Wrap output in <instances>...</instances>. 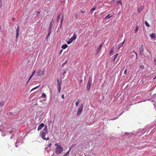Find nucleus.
<instances>
[{"label":"nucleus","instance_id":"1","mask_svg":"<svg viewBox=\"0 0 156 156\" xmlns=\"http://www.w3.org/2000/svg\"><path fill=\"white\" fill-rule=\"evenodd\" d=\"M47 134L48 128L47 126H46L42 131H41L40 135L43 140H49V138L48 135H47Z\"/></svg>","mask_w":156,"mask_h":156},{"label":"nucleus","instance_id":"2","mask_svg":"<svg viewBox=\"0 0 156 156\" xmlns=\"http://www.w3.org/2000/svg\"><path fill=\"white\" fill-rule=\"evenodd\" d=\"M62 147L61 145H59L56 147L55 149V153L57 154H59L62 152Z\"/></svg>","mask_w":156,"mask_h":156},{"label":"nucleus","instance_id":"3","mask_svg":"<svg viewBox=\"0 0 156 156\" xmlns=\"http://www.w3.org/2000/svg\"><path fill=\"white\" fill-rule=\"evenodd\" d=\"M37 75L39 77H41L44 74V70H42L40 69L37 72Z\"/></svg>","mask_w":156,"mask_h":156},{"label":"nucleus","instance_id":"4","mask_svg":"<svg viewBox=\"0 0 156 156\" xmlns=\"http://www.w3.org/2000/svg\"><path fill=\"white\" fill-rule=\"evenodd\" d=\"M92 83V79L91 78H90L88 82V83L87 85V88L88 90H90Z\"/></svg>","mask_w":156,"mask_h":156},{"label":"nucleus","instance_id":"5","mask_svg":"<svg viewBox=\"0 0 156 156\" xmlns=\"http://www.w3.org/2000/svg\"><path fill=\"white\" fill-rule=\"evenodd\" d=\"M83 108V105H81V106L79 108L77 114V116H79L80 115L81 113L82 112Z\"/></svg>","mask_w":156,"mask_h":156},{"label":"nucleus","instance_id":"6","mask_svg":"<svg viewBox=\"0 0 156 156\" xmlns=\"http://www.w3.org/2000/svg\"><path fill=\"white\" fill-rule=\"evenodd\" d=\"M103 45V44H101L98 47L97 51V54H98L101 51V48H102Z\"/></svg>","mask_w":156,"mask_h":156},{"label":"nucleus","instance_id":"7","mask_svg":"<svg viewBox=\"0 0 156 156\" xmlns=\"http://www.w3.org/2000/svg\"><path fill=\"white\" fill-rule=\"evenodd\" d=\"M144 5H141L139 8L137 9V11L138 13H140L144 9Z\"/></svg>","mask_w":156,"mask_h":156},{"label":"nucleus","instance_id":"8","mask_svg":"<svg viewBox=\"0 0 156 156\" xmlns=\"http://www.w3.org/2000/svg\"><path fill=\"white\" fill-rule=\"evenodd\" d=\"M76 35L75 33H74L73 34V36L70 39L72 41H73V40H75L76 39Z\"/></svg>","mask_w":156,"mask_h":156},{"label":"nucleus","instance_id":"9","mask_svg":"<svg viewBox=\"0 0 156 156\" xmlns=\"http://www.w3.org/2000/svg\"><path fill=\"white\" fill-rule=\"evenodd\" d=\"M44 126V125L43 123H42L38 127L37 130H39L41 129Z\"/></svg>","mask_w":156,"mask_h":156},{"label":"nucleus","instance_id":"10","mask_svg":"<svg viewBox=\"0 0 156 156\" xmlns=\"http://www.w3.org/2000/svg\"><path fill=\"white\" fill-rule=\"evenodd\" d=\"M19 26H18L17 27V29L16 30V38H17L19 36Z\"/></svg>","mask_w":156,"mask_h":156},{"label":"nucleus","instance_id":"11","mask_svg":"<svg viewBox=\"0 0 156 156\" xmlns=\"http://www.w3.org/2000/svg\"><path fill=\"white\" fill-rule=\"evenodd\" d=\"M97 7L96 6L94 5V7H93L90 11V12L91 13H92L93 11L96 9V8Z\"/></svg>","mask_w":156,"mask_h":156},{"label":"nucleus","instance_id":"12","mask_svg":"<svg viewBox=\"0 0 156 156\" xmlns=\"http://www.w3.org/2000/svg\"><path fill=\"white\" fill-rule=\"evenodd\" d=\"M112 16V15H111V14H109L107 15L105 18L106 19H108L110 18Z\"/></svg>","mask_w":156,"mask_h":156},{"label":"nucleus","instance_id":"13","mask_svg":"<svg viewBox=\"0 0 156 156\" xmlns=\"http://www.w3.org/2000/svg\"><path fill=\"white\" fill-rule=\"evenodd\" d=\"M5 104V102L4 101H2L0 102V107L3 106Z\"/></svg>","mask_w":156,"mask_h":156},{"label":"nucleus","instance_id":"14","mask_svg":"<svg viewBox=\"0 0 156 156\" xmlns=\"http://www.w3.org/2000/svg\"><path fill=\"white\" fill-rule=\"evenodd\" d=\"M60 15H61L60 13H59L58 14L57 18V22L58 21L59 19L60 18Z\"/></svg>","mask_w":156,"mask_h":156},{"label":"nucleus","instance_id":"15","mask_svg":"<svg viewBox=\"0 0 156 156\" xmlns=\"http://www.w3.org/2000/svg\"><path fill=\"white\" fill-rule=\"evenodd\" d=\"M67 47H68L67 45L66 44L63 45L62 46V48H63V49H65L66 48H67Z\"/></svg>","mask_w":156,"mask_h":156},{"label":"nucleus","instance_id":"16","mask_svg":"<svg viewBox=\"0 0 156 156\" xmlns=\"http://www.w3.org/2000/svg\"><path fill=\"white\" fill-rule=\"evenodd\" d=\"M151 37L153 39H154L156 37V35L154 33H152L151 34Z\"/></svg>","mask_w":156,"mask_h":156},{"label":"nucleus","instance_id":"17","mask_svg":"<svg viewBox=\"0 0 156 156\" xmlns=\"http://www.w3.org/2000/svg\"><path fill=\"white\" fill-rule=\"evenodd\" d=\"M118 55H119L118 53H117L114 56L113 59V61L114 62H115V60L117 58V56Z\"/></svg>","mask_w":156,"mask_h":156},{"label":"nucleus","instance_id":"18","mask_svg":"<svg viewBox=\"0 0 156 156\" xmlns=\"http://www.w3.org/2000/svg\"><path fill=\"white\" fill-rule=\"evenodd\" d=\"M35 70L33 71L32 72V74L30 75V77H29V80H30L31 79V78L33 76L34 74V73H35Z\"/></svg>","mask_w":156,"mask_h":156},{"label":"nucleus","instance_id":"19","mask_svg":"<svg viewBox=\"0 0 156 156\" xmlns=\"http://www.w3.org/2000/svg\"><path fill=\"white\" fill-rule=\"evenodd\" d=\"M139 30V27L138 26H136V27L134 30V33L136 34Z\"/></svg>","mask_w":156,"mask_h":156},{"label":"nucleus","instance_id":"20","mask_svg":"<svg viewBox=\"0 0 156 156\" xmlns=\"http://www.w3.org/2000/svg\"><path fill=\"white\" fill-rule=\"evenodd\" d=\"M144 48H140L139 50L140 54V55L142 54L144 51Z\"/></svg>","mask_w":156,"mask_h":156},{"label":"nucleus","instance_id":"21","mask_svg":"<svg viewBox=\"0 0 156 156\" xmlns=\"http://www.w3.org/2000/svg\"><path fill=\"white\" fill-rule=\"evenodd\" d=\"M80 102V101L79 100H78L75 103V105L76 106H78V105L79 104V103Z\"/></svg>","mask_w":156,"mask_h":156},{"label":"nucleus","instance_id":"22","mask_svg":"<svg viewBox=\"0 0 156 156\" xmlns=\"http://www.w3.org/2000/svg\"><path fill=\"white\" fill-rule=\"evenodd\" d=\"M41 97L43 98H46V96L45 94L43 93L41 96Z\"/></svg>","mask_w":156,"mask_h":156},{"label":"nucleus","instance_id":"23","mask_svg":"<svg viewBox=\"0 0 156 156\" xmlns=\"http://www.w3.org/2000/svg\"><path fill=\"white\" fill-rule=\"evenodd\" d=\"M145 24L146 26L147 27H150V25L148 23V22L147 21H145Z\"/></svg>","mask_w":156,"mask_h":156},{"label":"nucleus","instance_id":"24","mask_svg":"<svg viewBox=\"0 0 156 156\" xmlns=\"http://www.w3.org/2000/svg\"><path fill=\"white\" fill-rule=\"evenodd\" d=\"M113 48H111L110 52V54H112L114 52Z\"/></svg>","mask_w":156,"mask_h":156},{"label":"nucleus","instance_id":"25","mask_svg":"<svg viewBox=\"0 0 156 156\" xmlns=\"http://www.w3.org/2000/svg\"><path fill=\"white\" fill-rule=\"evenodd\" d=\"M63 18H64L63 16H62L61 17V23H60L61 26L62 25V22L63 21Z\"/></svg>","mask_w":156,"mask_h":156},{"label":"nucleus","instance_id":"26","mask_svg":"<svg viewBox=\"0 0 156 156\" xmlns=\"http://www.w3.org/2000/svg\"><path fill=\"white\" fill-rule=\"evenodd\" d=\"M72 42L73 41H72V40L70 39V40L67 42V43L68 44H69L72 43Z\"/></svg>","mask_w":156,"mask_h":156},{"label":"nucleus","instance_id":"27","mask_svg":"<svg viewBox=\"0 0 156 156\" xmlns=\"http://www.w3.org/2000/svg\"><path fill=\"white\" fill-rule=\"evenodd\" d=\"M39 86H40V85H39V86H37V87H34V88H32V89L31 90V91H32V90H35V89H37V88H38V87H39Z\"/></svg>","mask_w":156,"mask_h":156},{"label":"nucleus","instance_id":"28","mask_svg":"<svg viewBox=\"0 0 156 156\" xmlns=\"http://www.w3.org/2000/svg\"><path fill=\"white\" fill-rule=\"evenodd\" d=\"M2 6V0H0V8H1Z\"/></svg>","mask_w":156,"mask_h":156},{"label":"nucleus","instance_id":"29","mask_svg":"<svg viewBox=\"0 0 156 156\" xmlns=\"http://www.w3.org/2000/svg\"><path fill=\"white\" fill-rule=\"evenodd\" d=\"M140 68L142 69H144V67L143 65H141L140 66Z\"/></svg>","mask_w":156,"mask_h":156},{"label":"nucleus","instance_id":"30","mask_svg":"<svg viewBox=\"0 0 156 156\" xmlns=\"http://www.w3.org/2000/svg\"><path fill=\"white\" fill-rule=\"evenodd\" d=\"M51 32V31L48 30V34L47 35V37H48L50 35Z\"/></svg>","mask_w":156,"mask_h":156},{"label":"nucleus","instance_id":"31","mask_svg":"<svg viewBox=\"0 0 156 156\" xmlns=\"http://www.w3.org/2000/svg\"><path fill=\"white\" fill-rule=\"evenodd\" d=\"M118 3H119L120 5H121L122 4V2L120 0V1H118V2H117V5L118 4Z\"/></svg>","mask_w":156,"mask_h":156},{"label":"nucleus","instance_id":"32","mask_svg":"<svg viewBox=\"0 0 156 156\" xmlns=\"http://www.w3.org/2000/svg\"><path fill=\"white\" fill-rule=\"evenodd\" d=\"M52 29V26H51V25H50V27H49L48 30L51 31Z\"/></svg>","mask_w":156,"mask_h":156},{"label":"nucleus","instance_id":"33","mask_svg":"<svg viewBox=\"0 0 156 156\" xmlns=\"http://www.w3.org/2000/svg\"><path fill=\"white\" fill-rule=\"evenodd\" d=\"M67 62V61H66L64 63H63L62 65V66H65V64H66Z\"/></svg>","mask_w":156,"mask_h":156},{"label":"nucleus","instance_id":"34","mask_svg":"<svg viewBox=\"0 0 156 156\" xmlns=\"http://www.w3.org/2000/svg\"><path fill=\"white\" fill-rule=\"evenodd\" d=\"M124 42H125V40H124V41L122 42V43H121V46H120L119 47V49L120 48V47H122V46L123 45V44H124Z\"/></svg>","mask_w":156,"mask_h":156},{"label":"nucleus","instance_id":"35","mask_svg":"<svg viewBox=\"0 0 156 156\" xmlns=\"http://www.w3.org/2000/svg\"><path fill=\"white\" fill-rule=\"evenodd\" d=\"M61 84H58V88H61Z\"/></svg>","mask_w":156,"mask_h":156},{"label":"nucleus","instance_id":"36","mask_svg":"<svg viewBox=\"0 0 156 156\" xmlns=\"http://www.w3.org/2000/svg\"><path fill=\"white\" fill-rule=\"evenodd\" d=\"M58 84H61V81H59L58 80H57Z\"/></svg>","mask_w":156,"mask_h":156},{"label":"nucleus","instance_id":"37","mask_svg":"<svg viewBox=\"0 0 156 156\" xmlns=\"http://www.w3.org/2000/svg\"><path fill=\"white\" fill-rule=\"evenodd\" d=\"M69 152L68 151L67 152H66V153H65L63 156H66L69 154Z\"/></svg>","mask_w":156,"mask_h":156},{"label":"nucleus","instance_id":"38","mask_svg":"<svg viewBox=\"0 0 156 156\" xmlns=\"http://www.w3.org/2000/svg\"><path fill=\"white\" fill-rule=\"evenodd\" d=\"M40 12H39V11H37V14H36L37 16H38L40 13Z\"/></svg>","mask_w":156,"mask_h":156},{"label":"nucleus","instance_id":"39","mask_svg":"<svg viewBox=\"0 0 156 156\" xmlns=\"http://www.w3.org/2000/svg\"><path fill=\"white\" fill-rule=\"evenodd\" d=\"M127 69H126L124 71V74H126L127 73Z\"/></svg>","mask_w":156,"mask_h":156},{"label":"nucleus","instance_id":"40","mask_svg":"<svg viewBox=\"0 0 156 156\" xmlns=\"http://www.w3.org/2000/svg\"><path fill=\"white\" fill-rule=\"evenodd\" d=\"M154 65L156 66V59H154Z\"/></svg>","mask_w":156,"mask_h":156},{"label":"nucleus","instance_id":"41","mask_svg":"<svg viewBox=\"0 0 156 156\" xmlns=\"http://www.w3.org/2000/svg\"><path fill=\"white\" fill-rule=\"evenodd\" d=\"M133 52H134V53H135L136 54V58H137V53L136 52H134V51H133Z\"/></svg>","mask_w":156,"mask_h":156},{"label":"nucleus","instance_id":"42","mask_svg":"<svg viewBox=\"0 0 156 156\" xmlns=\"http://www.w3.org/2000/svg\"><path fill=\"white\" fill-rule=\"evenodd\" d=\"M61 88H58V93H59L61 91Z\"/></svg>","mask_w":156,"mask_h":156},{"label":"nucleus","instance_id":"43","mask_svg":"<svg viewBox=\"0 0 156 156\" xmlns=\"http://www.w3.org/2000/svg\"><path fill=\"white\" fill-rule=\"evenodd\" d=\"M61 97L62 98V99H64V94H62L61 96Z\"/></svg>","mask_w":156,"mask_h":156},{"label":"nucleus","instance_id":"44","mask_svg":"<svg viewBox=\"0 0 156 156\" xmlns=\"http://www.w3.org/2000/svg\"><path fill=\"white\" fill-rule=\"evenodd\" d=\"M30 80H29V79H28L27 82V84H28V82H29V81H30Z\"/></svg>","mask_w":156,"mask_h":156},{"label":"nucleus","instance_id":"45","mask_svg":"<svg viewBox=\"0 0 156 156\" xmlns=\"http://www.w3.org/2000/svg\"><path fill=\"white\" fill-rule=\"evenodd\" d=\"M62 51H63L62 50H60V53H59L60 55L61 54V53L62 52Z\"/></svg>","mask_w":156,"mask_h":156},{"label":"nucleus","instance_id":"46","mask_svg":"<svg viewBox=\"0 0 156 156\" xmlns=\"http://www.w3.org/2000/svg\"><path fill=\"white\" fill-rule=\"evenodd\" d=\"M58 144L57 143V144H55V146H57V147H58V146H59V145H58Z\"/></svg>","mask_w":156,"mask_h":156},{"label":"nucleus","instance_id":"47","mask_svg":"<svg viewBox=\"0 0 156 156\" xmlns=\"http://www.w3.org/2000/svg\"><path fill=\"white\" fill-rule=\"evenodd\" d=\"M51 144H50L49 145H48V147H51Z\"/></svg>","mask_w":156,"mask_h":156},{"label":"nucleus","instance_id":"48","mask_svg":"<svg viewBox=\"0 0 156 156\" xmlns=\"http://www.w3.org/2000/svg\"><path fill=\"white\" fill-rule=\"evenodd\" d=\"M141 48H144L143 46V45L142 44L141 45Z\"/></svg>","mask_w":156,"mask_h":156},{"label":"nucleus","instance_id":"49","mask_svg":"<svg viewBox=\"0 0 156 156\" xmlns=\"http://www.w3.org/2000/svg\"><path fill=\"white\" fill-rule=\"evenodd\" d=\"M115 1V0H112L111 1V2L113 3V2Z\"/></svg>","mask_w":156,"mask_h":156},{"label":"nucleus","instance_id":"50","mask_svg":"<svg viewBox=\"0 0 156 156\" xmlns=\"http://www.w3.org/2000/svg\"><path fill=\"white\" fill-rule=\"evenodd\" d=\"M52 21H51L50 23V25H51V26H52Z\"/></svg>","mask_w":156,"mask_h":156},{"label":"nucleus","instance_id":"51","mask_svg":"<svg viewBox=\"0 0 156 156\" xmlns=\"http://www.w3.org/2000/svg\"><path fill=\"white\" fill-rule=\"evenodd\" d=\"M80 12L82 13H83L84 12L83 11H80Z\"/></svg>","mask_w":156,"mask_h":156},{"label":"nucleus","instance_id":"52","mask_svg":"<svg viewBox=\"0 0 156 156\" xmlns=\"http://www.w3.org/2000/svg\"><path fill=\"white\" fill-rule=\"evenodd\" d=\"M12 19V20H15V18L13 17V18Z\"/></svg>","mask_w":156,"mask_h":156},{"label":"nucleus","instance_id":"53","mask_svg":"<svg viewBox=\"0 0 156 156\" xmlns=\"http://www.w3.org/2000/svg\"><path fill=\"white\" fill-rule=\"evenodd\" d=\"M66 73V71H65L64 73H63V74H65Z\"/></svg>","mask_w":156,"mask_h":156},{"label":"nucleus","instance_id":"54","mask_svg":"<svg viewBox=\"0 0 156 156\" xmlns=\"http://www.w3.org/2000/svg\"><path fill=\"white\" fill-rule=\"evenodd\" d=\"M156 78V76L154 78V79H155Z\"/></svg>","mask_w":156,"mask_h":156},{"label":"nucleus","instance_id":"55","mask_svg":"<svg viewBox=\"0 0 156 156\" xmlns=\"http://www.w3.org/2000/svg\"><path fill=\"white\" fill-rule=\"evenodd\" d=\"M9 133H11V132H9Z\"/></svg>","mask_w":156,"mask_h":156}]
</instances>
